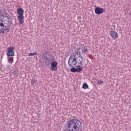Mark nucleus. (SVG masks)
<instances>
[{
  "label": "nucleus",
  "mask_w": 131,
  "mask_h": 131,
  "mask_svg": "<svg viewBox=\"0 0 131 131\" xmlns=\"http://www.w3.org/2000/svg\"><path fill=\"white\" fill-rule=\"evenodd\" d=\"M11 30V20L7 16L0 15V34H6Z\"/></svg>",
  "instance_id": "1"
},
{
  "label": "nucleus",
  "mask_w": 131,
  "mask_h": 131,
  "mask_svg": "<svg viewBox=\"0 0 131 131\" xmlns=\"http://www.w3.org/2000/svg\"><path fill=\"white\" fill-rule=\"evenodd\" d=\"M81 128V122L79 120H72L68 125L69 131H78Z\"/></svg>",
  "instance_id": "2"
},
{
  "label": "nucleus",
  "mask_w": 131,
  "mask_h": 131,
  "mask_svg": "<svg viewBox=\"0 0 131 131\" xmlns=\"http://www.w3.org/2000/svg\"><path fill=\"white\" fill-rule=\"evenodd\" d=\"M17 13L18 14L17 20L20 25H22L24 23V10L22 8H18L17 10Z\"/></svg>",
  "instance_id": "3"
},
{
  "label": "nucleus",
  "mask_w": 131,
  "mask_h": 131,
  "mask_svg": "<svg viewBox=\"0 0 131 131\" xmlns=\"http://www.w3.org/2000/svg\"><path fill=\"white\" fill-rule=\"evenodd\" d=\"M76 57V55L73 54L71 55V57H70L69 59V66L70 67H75L76 65H77V63L76 62V58H75Z\"/></svg>",
  "instance_id": "4"
},
{
  "label": "nucleus",
  "mask_w": 131,
  "mask_h": 131,
  "mask_svg": "<svg viewBox=\"0 0 131 131\" xmlns=\"http://www.w3.org/2000/svg\"><path fill=\"white\" fill-rule=\"evenodd\" d=\"M76 62L77 63V65H82V62H83V58L81 55L80 52H78L76 53Z\"/></svg>",
  "instance_id": "5"
},
{
  "label": "nucleus",
  "mask_w": 131,
  "mask_h": 131,
  "mask_svg": "<svg viewBox=\"0 0 131 131\" xmlns=\"http://www.w3.org/2000/svg\"><path fill=\"white\" fill-rule=\"evenodd\" d=\"M14 50H15V48L13 47L8 48L7 49V51L6 52L7 56H8V57L14 56L15 52H14Z\"/></svg>",
  "instance_id": "6"
},
{
  "label": "nucleus",
  "mask_w": 131,
  "mask_h": 131,
  "mask_svg": "<svg viewBox=\"0 0 131 131\" xmlns=\"http://www.w3.org/2000/svg\"><path fill=\"white\" fill-rule=\"evenodd\" d=\"M110 34L113 39H117L118 38V33L116 31H111L110 32Z\"/></svg>",
  "instance_id": "7"
},
{
  "label": "nucleus",
  "mask_w": 131,
  "mask_h": 131,
  "mask_svg": "<svg viewBox=\"0 0 131 131\" xmlns=\"http://www.w3.org/2000/svg\"><path fill=\"white\" fill-rule=\"evenodd\" d=\"M58 63L57 61H54L51 63V70L52 71H56L58 70Z\"/></svg>",
  "instance_id": "8"
},
{
  "label": "nucleus",
  "mask_w": 131,
  "mask_h": 131,
  "mask_svg": "<svg viewBox=\"0 0 131 131\" xmlns=\"http://www.w3.org/2000/svg\"><path fill=\"white\" fill-rule=\"evenodd\" d=\"M95 12L97 15H100V14L104 13L105 10L103 8L97 7L95 9Z\"/></svg>",
  "instance_id": "9"
},
{
  "label": "nucleus",
  "mask_w": 131,
  "mask_h": 131,
  "mask_svg": "<svg viewBox=\"0 0 131 131\" xmlns=\"http://www.w3.org/2000/svg\"><path fill=\"white\" fill-rule=\"evenodd\" d=\"M77 72H81L82 71V68L80 67V65L78 64L77 68L76 69Z\"/></svg>",
  "instance_id": "10"
},
{
  "label": "nucleus",
  "mask_w": 131,
  "mask_h": 131,
  "mask_svg": "<svg viewBox=\"0 0 131 131\" xmlns=\"http://www.w3.org/2000/svg\"><path fill=\"white\" fill-rule=\"evenodd\" d=\"M82 88L84 90H86V89H89V85H88V84H86V83H84L83 84Z\"/></svg>",
  "instance_id": "11"
},
{
  "label": "nucleus",
  "mask_w": 131,
  "mask_h": 131,
  "mask_svg": "<svg viewBox=\"0 0 131 131\" xmlns=\"http://www.w3.org/2000/svg\"><path fill=\"white\" fill-rule=\"evenodd\" d=\"M7 59H8V63H10L11 65H12L13 64V62H14L12 58L11 57H8Z\"/></svg>",
  "instance_id": "12"
},
{
  "label": "nucleus",
  "mask_w": 131,
  "mask_h": 131,
  "mask_svg": "<svg viewBox=\"0 0 131 131\" xmlns=\"http://www.w3.org/2000/svg\"><path fill=\"white\" fill-rule=\"evenodd\" d=\"M37 55V52H35L34 53H29V56H35Z\"/></svg>",
  "instance_id": "13"
},
{
  "label": "nucleus",
  "mask_w": 131,
  "mask_h": 131,
  "mask_svg": "<svg viewBox=\"0 0 131 131\" xmlns=\"http://www.w3.org/2000/svg\"><path fill=\"white\" fill-rule=\"evenodd\" d=\"M71 72H74V73L77 72L76 69H75L74 68H72L71 69Z\"/></svg>",
  "instance_id": "14"
},
{
  "label": "nucleus",
  "mask_w": 131,
  "mask_h": 131,
  "mask_svg": "<svg viewBox=\"0 0 131 131\" xmlns=\"http://www.w3.org/2000/svg\"><path fill=\"white\" fill-rule=\"evenodd\" d=\"M88 52V49L85 48V49H83L82 50V54L84 53H86Z\"/></svg>",
  "instance_id": "15"
},
{
  "label": "nucleus",
  "mask_w": 131,
  "mask_h": 131,
  "mask_svg": "<svg viewBox=\"0 0 131 131\" xmlns=\"http://www.w3.org/2000/svg\"><path fill=\"white\" fill-rule=\"evenodd\" d=\"M103 81L102 80H98L97 82V84H102L103 83Z\"/></svg>",
  "instance_id": "16"
},
{
  "label": "nucleus",
  "mask_w": 131,
  "mask_h": 131,
  "mask_svg": "<svg viewBox=\"0 0 131 131\" xmlns=\"http://www.w3.org/2000/svg\"><path fill=\"white\" fill-rule=\"evenodd\" d=\"M31 84H34L35 83V79H32L31 82Z\"/></svg>",
  "instance_id": "17"
},
{
  "label": "nucleus",
  "mask_w": 131,
  "mask_h": 131,
  "mask_svg": "<svg viewBox=\"0 0 131 131\" xmlns=\"http://www.w3.org/2000/svg\"><path fill=\"white\" fill-rule=\"evenodd\" d=\"M114 28H115V26H114Z\"/></svg>",
  "instance_id": "18"
}]
</instances>
